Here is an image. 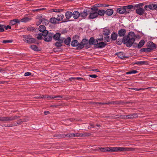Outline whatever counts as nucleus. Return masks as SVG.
<instances>
[{"label":"nucleus","instance_id":"c03bdc74","mask_svg":"<svg viewBox=\"0 0 157 157\" xmlns=\"http://www.w3.org/2000/svg\"><path fill=\"white\" fill-rule=\"evenodd\" d=\"M110 104L109 102L108 103L102 102H94L93 104H99V105H105V104Z\"/></svg>","mask_w":157,"mask_h":157},{"label":"nucleus","instance_id":"ddd939ff","mask_svg":"<svg viewBox=\"0 0 157 157\" xmlns=\"http://www.w3.org/2000/svg\"><path fill=\"white\" fill-rule=\"evenodd\" d=\"M147 46L150 51L151 50L155 49L156 47V45L152 42L151 41H149L147 42Z\"/></svg>","mask_w":157,"mask_h":157},{"label":"nucleus","instance_id":"473e14b6","mask_svg":"<svg viewBox=\"0 0 157 157\" xmlns=\"http://www.w3.org/2000/svg\"><path fill=\"white\" fill-rule=\"evenodd\" d=\"M64 15L61 14H59L58 15L56 18L57 19L58 22L63 20L64 17Z\"/></svg>","mask_w":157,"mask_h":157},{"label":"nucleus","instance_id":"20e7f679","mask_svg":"<svg viewBox=\"0 0 157 157\" xmlns=\"http://www.w3.org/2000/svg\"><path fill=\"white\" fill-rule=\"evenodd\" d=\"M42 35L44 36V40L46 42H49L52 40L53 36V34L48 33V31H46L43 33Z\"/></svg>","mask_w":157,"mask_h":157},{"label":"nucleus","instance_id":"864d4df0","mask_svg":"<svg viewBox=\"0 0 157 157\" xmlns=\"http://www.w3.org/2000/svg\"><path fill=\"white\" fill-rule=\"evenodd\" d=\"M121 118L124 119H128L127 115H121L120 116Z\"/></svg>","mask_w":157,"mask_h":157},{"label":"nucleus","instance_id":"e433bc0d","mask_svg":"<svg viewBox=\"0 0 157 157\" xmlns=\"http://www.w3.org/2000/svg\"><path fill=\"white\" fill-rule=\"evenodd\" d=\"M117 34L115 33H113L111 35V38L112 40H115L117 38Z\"/></svg>","mask_w":157,"mask_h":157},{"label":"nucleus","instance_id":"a18cd8bd","mask_svg":"<svg viewBox=\"0 0 157 157\" xmlns=\"http://www.w3.org/2000/svg\"><path fill=\"white\" fill-rule=\"evenodd\" d=\"M46 95H39L36 96L35 97L36 98H46Z\"/></svg>","mask_w":157,"mask_h":157},{"label":"nucleus","instance_id":"423d86ee","mask_svg":"<svg viewBox=\"0 0 157 157\" xmlns=\"http://www.w3.org/2000/svg\"><path fill=\"white\" fill-rule=\"evenodd\" d=\"M23 40L24 41L29 44L34 43L35 41V39L30 35L23 36Z\"/></svg>","mask_w":157,"mask_h":157},{"label":"nucleus","instance_id":"8fccbe9b","mask_svg":"<svg viewBox=\"0 0 157 157\" xmlns=\"http://www.w3.org/2000/svg\"><path fill=\"white\" fill-rule=\"evenodd\" d=\"M90 45H91L90 44V43L89 41L88 43H86V44H85L84 46L87 49L90 47Z\"/></svg>","mask_w":157,"mask_h":157},{"label":"nucleus","instance_id":"5701e85b","mask_svg":"<svg viewBox=\"0 0 157 157\" xmlns=\"http://www.w3.org/2000/svg\"><path fill=\"white\" fill-rule=\"evenodd\" d=\"M117 56L120 59H123L125 58L124 54L122 52H120L116 54Z\"/></svg>","mask_w":157,"mask_h":157},{"label":"nucleus","instance_id":"0e129e2a","mask_svg":"<svg viewBox=\"0 0 157 157\" xmlns=\"http://www.w3.org/2000/svg\"><path fill=\"white\" fill-rule=\"evenodd\" d=\"M90 71H97V72H99V71L98 69H92V70H91Z\"/></svg>","mask_w":157,"mask_h":157},{"label":"nucleus","instance_id":"7ed1b4c3","mask_svg":"<svg viewBox=\"0 0 157 157\" xmlns=\"http://www.w3.org/2000/svg\"><path fill=\"white\" fill-rule=\"evenodd\" d=\"M109 152H113L115 151H127L131 150L132 148L124 147H110Z\"/></svg>","mask_w":157,"mask_h":157},{"label":"nucleus","instance_id":"9d476101","mask_svg":"<svg viewBox=\"0 0 157 157\" xmlns=\"http://www.w3.org/2000/svg\"><path fill=\"white\" fill-rule=\"evenodd\" d=\"M101 41L98 40V43L97 44L95 48H104L106 45V44Z\"/></svg>","mask_w":157,"mask_h":157},{"label":"nucleus","instance_id":"69168bd1","mask_svg":"<svg viewBox=\"0 0 157 157\" xmlns=\"http://www.w3.org/2000/svg\"><path fill=\"white\" fill-rule=\"evenodd\" d=\"M90 126L91 127H88V128L89 129H91L92 128H94V124H90Z\"/></svg>","mask_w":157,"mask_h":157},{"label":"nucleus","instance_id":"4468645a","mask_svg":"<svg viewBox=\"0 0 157 157\" xmlns=\"http://www.w3.org/2000/svg\"><path fill=\"white\" fill-rule=\"evenodd\" d=\"M145 10L141 7H138L136 10V13L139 15H142L144 13Z\"/></svg>","mask_w":157,"mask_h":157},{"label":"nucleus","instance_id":"58836bf2","mask_svg":"<svg viewBox=\"0 0 157 157\" xmlns=\"http://www.w3.org/2000/svg\"><path fill=\"white\" fill-rule=\"evenodd\" d=\"M50 12H59L62 11L63 10L62 9H52L50 10Z\"/></svg>","mask_w":157,"mask_h":157},{"label":"nucleus","instance_id":"4c0bfd02","mask_svg":"<svg viewBox=\"0 0 157 157\" xmlns=\"http://www.w3.org/2000/svg\"><path fill=\"white\" fill-rule=\"evenodd\" d=\"M42 33H39L35 34L36 37L38 40H41L42 39Z\"/></svg>","mask_w":157,"mask_h":157},{"label":"nucleus","instance_id":"412c9836","mask_svg":"<svg viewBox=\"0 0 157 157\" xmlns=\"http://www.w3.org/2000/svg\"><path fill=\"white\" fill-rule=\"evenodd\" d=\"M96 11L97 12V13L98 14V16L99 15L100 16H103L105 13V11L104 10H98V9L97 8L96 9Z\"/></svg>","mask_w":157,"mask_h":157},{"label":"nucleus","instance_id":"774afa93","mask_svg":"<svg viewBox=\"0 0 157 157\" xmlns=\"http://www.w3.org/2000/svg\"><path fill=\"white\" fill-rule=\"evenodd\" d=\"M44 9H45L44 8H41V9H37L35 11H40V10H43Z\"/></svg>","mask_w":157,"mask_h":157},{"label":"nucleus","instance_id":"79ce46f5","mask_svg":"<svg viewBox=\"0 0 157 157\" xmlns=\"http://www.w3.org/2000/svg\"><path fill=\"white\" fill-rule=\"evenodd\" d=\"M138 71L136 70H133L132 71L127 72L126 74L127 75L131 74H135L138 73Z\"/></svg>","mask_w":157,"mask_h":157},{"label":"nucleus","instance_id":"6e6552de","mask_svg":"<svg viewBox=\"0 0 157 157\" xmlns=\"http://www.w3.org/2000/svg\"><path fill=\"white\" fill-rule=\"evenodd\" d=\"M92 12L90 13L89 17L90 19H93L98 17L97 12L95 9H92Z\"/></svg>","mask_w":157,"mask_h":157},{"label":"nucleus","instance_id":"338daca9","mask_svg":"<svg viewBox=\"0 0 157 157\" xmlns=\"http://www.w3.org/2000/svg\"><path fill=\"white\" fill-rule=\"evenodd\" d=\"M5 71V69H2L1 68H0V72H3Z\"/></svg>","mask_w":157,"mask_h":157},{"label":"nucleus","instance_id":"4d7b16f0","mask_svg":"<svg viewBox=\"0 0 157 157\" xmlns=\"http://www.w3.org/2000/svg\"><path fill=\"white\" fill-rule=\"evenodd\" d=\"M90 77L93 78H96L98 77V76L95 75H90L89 76Z\"/></svg>","mask_w":157,"mask_h":157},{"label":"nucleus","instance_id":"4be33fe9","mask_svg":"<svg viewBox=\"0 0 157 157\" xmlns=\"http://www.w3.org/2000/svg\"><path fill=\"white\" fill-rule=\"evenodd\" d=\"M20 21L19 20L17 19H14L10 21V23L11 25H13L16 23H19Z\"/></svg>","mask_w":157,"mask_h":157},{"label":"nucleus","instance_id":"3c124183","mask_svg":"<svg viewBox=\"0 0 157 157\" xmlns=\"http://www.w3.org/2000/svg\"><path fill=\"white\" fill-rule=\"evenodd\" d=\"M124 6V8H125L126 10L130 9H131L133 7V6L132 5H128V6Z\"/></svg>","mask_w":157,"mask_h":157},{"label":"nucleus","instance_id":"c85d7f7f","mask_svg":"<svg viewBox=\"0 0 157 157\" xmlns=\"http://www.w3.org/2000/svg\"><path fill=\"white\" fill-rule=\"evenodd\" d=\"M30 48L33 50L35 51H39L40 50L35 45H31Z\"/></svg>","mask_w":157,"mask_h":157},{"label":"nucleus","instance_id":"f257e3e1","mask_svg":"<svg viewBox=\"0 0 157 157\" xmlns=\"http://www.w3.org/2000/svg\"><path fill=\"white\" fill-rule=\"evenodd\" d=\"M136 36L133 32H129L126 36H124L122 39V42L126 46L130 47L132 46L135 40Z\"/></svg>","mask_w":157,"mask_h":157},{"label":"nucleus","instance_id":"13d9d810","mask_svg":"<svg viewBox=\"0 0 157 157\" xmlns=\"http://www.w3.org/2000/svg\"><path fill=\"white\" fill-rule=\"evenodd\" d=\"M105 41L107 42H109L110 40V38L109 36H108L105 38Z\"/></svg>","mask_w":157,"mask_h":157},{"label":"nucleus","instance_id":"f3484780","mask_svg":"<svg viewBox=\"0 0 157 157\" xmlns=\"http://www.w3.org/2000/svg\"><path fill=\"white\" fill-rule=\"evenodd\" d=\"M72 14L73 17L75 19H77L80 16V13L78 11H74Z\"/></svg>","mask_w":157,"mask_h":157},{"label":"nucleus","instance_id":"9b49d317","mask_svg":"<svg viewBox=\"0 0 157 157\" xmlns=\"http://www.w3.org/2000/svg\"><path fill=\"white\" fill-rule=\"evenodd\" d=\"M37 20L36 21V25H39L42 23V20H43V17L42 14H39L36 17Z\"/></svg>","mask_w":157,"mask_h":157},{"label":"nucleus","instance_id":"a211bd4d","mask_svg":"<svg viewBox=\"0 0 157 157\" xmlns=\"http://www.w3.org/2000/svg\"><path fill=\"white\" fill-rule=\"evenodd\" d=\"M80 16L83 18H85L88 14V11L86 10H84L83 12L80 13Z\"/></svg>","mask_w":157,"mask_h":157},{"label":"nucleus","instance_id":"09e8293b","mask_svg":"<svg viewBox=\"0 0 157 157\" xmlns=\"http://www.w3.org/2000/svg\"><path fill=\"white\" fill-rule=\"evenodd\" d=\"M13 42V40H4L2 41V43H3L6 44L7 43H12Z\"/></svg>","mask_w":157,"mask_h":157},{"label":"nucleus","instance_id":"c756f323","mask_svg":"<svg viewBox=\"0 0 157 157\" xmlns=\"http://www.w3.org/2000/svg\"><path fill=\"white\" fill-rule=\"evenodd\" d=\"M128 119L134 118L137 117V115L136 113H132L127 115Z\"/></svg>","mask_w":157,"mask_h":157},{"label":"nucleus","instance_id":"72a5a7b5","mask_svg":"<svg viewBox=\"0 0 157 157\" xmlns=\"http://www.w3.org/2000/svg\"><path fill=\"white\" fill-rule=\"evenodd\" d=\"M144 40H141L138 44V48H140L144 44Z\"/></svg>","mask_w":157,"mask_h":157},{"label":"nucleus","instance_id":"052dcab7","mask_svg":"<svg viewBox=\"0 0 157 157\" xmlns=\"http://www.w3.org/2000/svg\"><path fill=\"white\" fill-rule=\"evenodd\" d=\"M31 74L30 72H27L25 73L24 75L25 76H28L30 75H31Z\"/></svg>","mask_w":157,"mask_h":157},{"label":"nucleus","instance_id":"6e6d98bb","mask_svg":"<svg viewBox=\"0 0 157 157\" xmlns=\"http://www.w3.org/2000/svg\"><path fill=\"white\" fill-rule=\"evenodd\" d=\"M76 80H83L84 81H86L85 79L82 78H81V77H76Z\"/></svg>","mask_w":157,"mask_h":157},{"label":"nucleus","instance_id":"f8f14e48","mask_svg":"<svg viewBox=\"0 0 157 157\" xmlns=\"http://www.w3.org/2000/svg\"><path fill=\"white\" fill-rule=\"evenodd\" d=\"M89 41V40L86 39H84L82 40V41L79 44V45L78 47V49H81L82 48L85 44L88 43Z\"/></svg>","mask_w":157,"mask_h":157},{"label":"nucleus","instance_id":"e2e57ef3","mask_svg":"<svg viewBox=\"0 0 157 157\" xmlns=\"http://www.w3.org/2000/svg\"><path fill=\"white\" fill-rule=\"evenodd\" d=\"M132 89L136 91H139L140 90H141L142 89H138L137 88H133Z\"/></svg>","mask_w":157,"mask_h":157},{"label":"nucleus","instance_id":"f03ea898","mask_svg":"<svg viewBox=\"0 0 157 157\" xmlns=\"http://www.w3.org/2000/svg\"><path fill=\"white\" fill-rule=\"evenodd\" d=\"M88 134L85 133H70L68 134H60L56 137L64 138L65 137H79V136H88Z\"/></svg>","mask_w":157,"mask_h":157},{"label":"nucleus","instance_id":"f704fd0d","mask_svg":"<svg viewBox=\"0 0 157 157\" xmlns=\"http://www.w3.org/2000/svg\"><path fill=\"white\" fill-rule=\"evenodd\" d=\"M109 147H108L100 148V151L103 152H109Z\"/></svg>","mask_w":157,"mask_h":157},{"label":"nucleus","instance_id":"2f4dec72","mask_svg":"<svg viewBox=\"0 0 157 157\" xmlns=\"http://www.w3.org/2000/svg\"><path fill=\"white\" fill-rule=\"evenodd\" d=\"M110 33V31L109 29H104L103 34L105 35H109Z\"/></svg>","mask_w":157,"mask_h":157},{"label":"nucleus","instance_id":"c9c22d12","mask_svg":"<svg viewBox=\"0 0 157 157\" xmlns=\"http://www.w3.org/2000/svg\"><path fill=\"white\" fill-rule=\"evenodd\" d=\"M71 38L68 37L64 40V42L65 44L67 45H69L71 42Z\"/></svg>","mask_w":157,"mask_h":157},{"label":"nucleus","instance_id":"b1692460","mask_svg":"<svg viewBox=\"0 0 157 157\" xmlns=\"http://www.w3.org/2000/svg\"><path fill=\"white\" fill-rule=\"evenodd\" d=\"M105 13L107 15L111 16L113 14V10L111 9H109L105 11Z\"/></svg>","mask_w":157,"mask_h":157},{"label":"nucleus","instance_id":"bb28decb","mask_svg":"<svg viewBox=\"0 0 157 157\" xmlns=\"http://www.w3.org/2000/svg\"><path fill=\"white\" fill-rule=\"evenodd\" d=\"M66 18L69 19L72 16V13L70 11H67L65 14Z\"/></svg>","mask_w":157,"mask_h":157},{"label":"nucleus","instance_id":"ea45409f","mask_svg":"<svg viewBox=\"0 0 157 157\" xmlns=\"http://www.w3.org/2000/svg\"><path fill=\"white\" fill-rule=\"evenodd\" d=\"M42 23L43 25H48L49 23V21L43 17V20H42Z\"/></svg>","mask_w":157,"mask_h":157},{"label":"nucleus","instance_id":"603ef678","mask_svg":"<svg viewBox=\"0 0 157 157\" xmlns=\"http://www.w3.org/2000/svg\"><path fill=\"white\" fill-rule=\"evenodd\" d=\"M80 120V119H70L69 120L71 121H79Z\"/></svg>","mask_w":157,"mask_h":157},{"label":"nucleus","instance_id":"2eb2a0df","mask_svg":"<svg viewBox=\"0 0 157 157\" xmlns=\"http://www.w3.org/2000/svg\"><path fill=\"white\" fill-rule=\"evenodd\" d=\"M126 31L124 29H120L118 32V34L119 36L124 37L126 33Z\"/></svg>","mask_w":157,"mask_h":157},{"label":"nucleus","instance_id":"dca6fc26","mask_svg":"<svg viewBox=\"0 0 157 157\" xmlns=\"http://www.w3.org/2000/svg\"><path fill=\"white\" fill-rule=\"evenodd\" d=\"M117 11L118 13L120 14H124L126 13L127 12L124 6H123L122 8H120L117 9Z\"/></svg>","mask_w":157,"mask_h":157},{"label":"nucleus","instance_id":"1a4fd4ad","mask_svg":"<svg viewBox=\"0 0 157 157\" xmlns=\"http://www.w3.org/2000/svg\"><path fill=\"white\" fill-rule=\"evenodd\" d=\"M103 39H98L96 40L93 37H91L89 41L91 45H94L95 48L97 44L98 43V40L102 41Z\"/></svg>","mask_w":157,"mask_h":157},{"label":"nucleus","instance_id":"680f3d73","mask_svg":"<svg viewBox=\"0 0 157 157\" xmlns=\"http://www.w3.org/2000/svg\"><path fill=\"white\" fill-rule=\"evenodd\" d=\"M143 5V3H140V4L137 5V7H142V6Z\"/></svg>","mask_w":157,"mask_h":157},{"label":"nucleus","instance_id":"5fc2aeb1","mask_svg":"<svg viewBox=\"0 0 157 157\" xmlns=\"http://www.w3.org/2000/svg\"><path fill=\"white\" fill-rule=\"evenodd\" d=\"M34 30V28L33 27H29L27 28V30L28 31H31Z\"/></svg>","mask_w":157,"mask_h":157},{"label":"nucleus","instance_id":"de8ad7c7","mask_svg":"<svg viewBox=\"0 0 157 157\" xmlns=\"http://www.w3.org/2000/svg\"><path fill=\"white\" fill-rule=\"evenodd\" d=\"M5 25H0V33L2 32L5 30Z\"/></svg>","mask_w":157,"mask_h":157},{"label":"nucleus","instance_id":"0eeeda50","mask_svg":"<svg viewBox=\"0 0 157 157\" xmlns=\"http://www.w3.org/2000/svg\"><path fill=\"white\" fill-rule=\"evenodd\" d=\"M151 10H157V4H151L148 5H147L144 7V9L146 10H148V9Z\"/></svg>","mask_w":157,"mask_h":157},{"label":"nucleus","instance_id":"a878e982","mask_svg":"<svg viewBox=\"0 0 157 157\" xmlns=\"http://www.w3.org/2000/svg\"><path fill=\"white\" fill-rule=\"evenodd\" d=\"M60 34L59 33H57L55 34L54 35H53V37L54 40H60Z\"/></svg>","mask_w":157,"mask_h":157},{"label":"nucleus","instance_id":"393cba45","mask_svg":"<svg viewBox=\"0 0 157 157\" xmlns=\"http://www.w3.org/2000/svg\"><path fill=\"white\" fill-rule=\"evenodd\" d=\"M46 28L45 26L43 25H40L39 26V30L40 32L42 33V35L43 34V33L45 32V31H47L45 30Z\"/></svg>","mask_w":157,"mask_h":157},{"label":"nucleus","instance_id":"aec40b11","mask_svg":"<svg viewBox=\"0 0 157 157\" xmlns=\"http://www.w3.org/2000/svg\"><path fill=\"white\" fill-rule=\"evenodd\" d=\"M79 44L78 43V41L76 40H72L71 43V45L73 47L77 46V48L78 49V46Z\"/></svg>","mask_w":157,"mask_h":157},{"label":"nucleus","instance_id":"39448f33","mask_svg":"<svg viewBox=\"0 0 157 157\" xmlns=\"http://www.w3.org/2000/svg\"><path fill=\"white\" fill-rule=\"evenodd\" d=\"M19 118V116H15L10 117H0V121L5 122L8 121H12Z\"/></svg>","mask_w":157,"mask_h":157},{"label":"nucleus","instance_id":"bf43d9fd","mask_svg":"<svg viewBox=\"0 0 157 157\" xmlns=\"http://www.w3.org/2000/svg\"><path fill=\"white\" fill-rule=\"evenodd\" d=\"M5 28L6 30L10 29H11V27L10 25L5 26Z\"/></svg>","mask_w":157,"mask_h":157},{"label":"nucleus","instance_id":"6ab92c4d","mask_svg":"<svg viewBox=\"0 0 157 157\" xmlns=\"http://www.w3.org/2000/svg\"><path fill=\"white\" fill-rule=\"evenodd\" d=\"M134 64H136L140 66L143 65H147L148 64V62L146 61H138L134 63Z\"/></svg>","mask_w":157,"mask_h":157},{"label":"nucleus","instance_id":"cd10ccee","mask_svg":"<svg viewBox=\"0 0 157 157\" xmlns=\"http://www.w3.org/2000/svg\"><path fill=\"white\" fill-rule=\"evenodd\" d=\"M50 21L53 24H56L59 22L57 18L55 17L51 18L50 20Z\"/></svg>","mask_w":157,"mask_h":157},{"label":"nucleus","instance_id":"49530a36","mask_svg":"<svg viewBox=\"0 0 157 157\" xmlns=\"http://www.w3.org/2000/svg\"><path fill=\"white\" fill-rule=\"evenodd\" d=\"M140 51L142 52H148L151 51L148 48H143L141 49Z\"/></svg>","mask_w":157,"mask_h":157},{"label":"nucleus","instance_id":"a19ab883","mask_svg":"<svg viewBox=\"0 0 157 157\" xmlns=\"http://www.w3.org/2000/svg\"><path fill=\"white\" fill-rule=\"evenodd\" d=\"M46 96V98H62V97L61 96Z\"/></svg>","mask_w":157,"mask_h":157},{"label":"nucleus","instance_id":"37998d69","mask_svg":"<svg viewBox=\"0 0 157 157\" xmlns=\"http://www.w3.org/2000/svg\"><path fill=\"white\" fill-rule=\"evenodd\" d=\"M63 40H60V42H56L55 44V45L57 47H61L62 45L61 43L63 42Z\"/></svg>","mask_w":157,"mask_h":157},{"label":"nucleus","instance_id":"7c9ffc66","mask_svg":"<svg viewBox=\"0 0 157 157\" xmlns=\"http://www.w3.org/2000/svg\"><path fill=\"white\" fill-rule=\"evenodd\" d=\"M31 20V18L25 17L21 19L20 21L21 22H26L30 21Z\"/></svg>","mask_w":157,"mask_h":157}]
</instances>
